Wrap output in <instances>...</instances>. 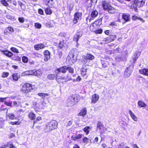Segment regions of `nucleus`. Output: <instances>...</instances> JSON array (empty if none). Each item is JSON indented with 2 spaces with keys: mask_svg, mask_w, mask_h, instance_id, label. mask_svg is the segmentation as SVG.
<instances>
[{
  "mask_svg": "<svg viewBox=\"0 0 148 148\" xmlns=\"http://www.w3.org/2000/svg\"><path fill=\"white\" fill-rule=\"evenodd\" d=\"M99 98V96L97 94H93L91 97V103L95 104L98 101Z\"/></svg>",
  "mask_w": 148,
  "mask_h": 148,
  "instance_id": "obj_13",
  "label": "nucleus"
},
{
  "mask_svg": "<svg viewBox=\"0 0 148 148\" xmlns=\"http://www.w3.org/2000/svg\"><path fill=\"white\" fill-rule=\"evenodd\" d=\"M129 113L131 118L134 121L136 122L138 121V118L131 110H129Z\"/></svg>",
  "mask_w": 148,
  "mask_h": 148,
  "instance_id": "obj_20",
  "label": "nucleus"
},
{
  "mask_svg": "<svg viewBox=\"0 0 148 148\" xmlns=\"http://www.w3.org/2000/svg\"><path fill=\"white\" fill-rule=\"evenodd\" d=\"M68 69V67L64 66L59 68H57L55 71V72H58L60 73V72L65 73L66 72Z\"/></svg>",
  "mask_w": 148,
  "mask_h": 148,
  "instance_id": "obj_12",
  "label": "nucleus"
},
{
  "mask_svg": "<svg viewBox=\"0 0 148 148\" xmlns=\"http://www.w3.org/2000/svg\"><path fill=\"white\" fill-rule=\"evenodd\" d=\"M9 75V73L8 72H3L2 73L1 77L3 78L7 77Z\"/></svg>",
  "mask_w": 148,
  "mask_h": 148,
  "instance_id": "obj_39",
  "label": "nucleus"
},
{
  "mask_svg": "<svg viewBox=\"0 0 148 148\" xmlns=\"http://www.w3.org/2000/svg\"><path fill=\"white\" fill-rule=\"evenodd\" d=\"M0 52L3 54L9 57H11L13 56L12 53L8 51L0 49Z\"/></svg>",
  "mask_w": 148,
  "mask_h": 148,
  "instance_id": "obj_16",
  "label": "nucleus"
},
{
  "mask_svg": "<svg viewBox=\"0 0 148 148\" xmlns=\"http://www.w3.org/2000/svg\"><path fill=\"white\" fill-rule=\"evenodd\" d=\"M56 78V76L54 74H50L47 76V78L51 80H53Z\"/></svg>",
  "mask_w": 148,
  "mask_h": 148,
  "instance_id": "obj_30",
  "label": "nucleus"
},
{
  "mask_svg": "<svg viewBox=\"0 0 148 148\" xmlns=\"http://www.w3.org/2000/svg\"><path fill=\"white\" fill-rule=\"evenodd\" d=\"M79 38L77 36L75 35L74 36L73 38L74 41H76L77 43H78V41Z\"/></svg>",
  "mask_w": 148,
  "mask_h": 148,
  "instance_id": "obj_48",
  "label": "nucleus"
},
{
  "mask_svg": "<svg viewBox=\"0 0 148 148\" xmlns=\"http://www.w3.org/2000/svg\"><path fill=\"white\" fill-rule=\"evenodd\" d=\"M98 14V12L96 10H94L92 11L91 13L90 17L88 16L86 18L87 22H88V21L90 22L93 19L97 16Z\"/></svg>",
  "mask_w": 148,
  "mask_h": 148,
  "instance_id": "obj_7",
  "label": "nucleus"
},
{
  "mask_svg": "<svg viewBox=\"0 0 148 148\" xmlns=\"http://www.w3.org/2000/svg\"><path fill=\"white\" fill-rule=\"evenodd\" d=\"M82 136V134H78L77 135V136H76V138H77V139H79Z\"/></svg>",
  "mask_w": 148,
  "mask_h": 148,
  "instance_id": "obj_60",
  "label": "nucleus"
},
{
  "mask_svg": "<svg viewBox=\"0 0 148 148\" xmlns=\"http://www.w3.org/2000/svg\"><path fill=\"white\" fill-rule=\"evenodd\" d=\"M22 61L24 63H27L28 62V58L25 56H24L22 58Z\"/></svg>",
  "mask_w": 148,
  "mask_h": 148,
  "instance_id": "obj_40",
  "label": "nucleus"
},
{
  "mask_svg": "<svg viewBox=\"0 0 148 148\" xmlns=\"http://www.w3.org/2000/svg\"><path fill=\"white\" fill-rule=\"evenodd\" d=\"M38 12L39 14L41 15L43 14V11L41 9H39L38 10Z\"/></svg>",
  "mask_w": 148,
  "mask_h": 148,
  "instance_id": "obj_55",
  "label": "nucleus"
},
{
  "mask_svg": "<svg viewBox=\"0 0 148 148\" xmlns=\"http://www.w3.org/2000/svg\"><path fill=\"white\" fill-rule=\"evenodd\" d=\"M7 98H1L0 97V102H3L4 101V100L5 99Z\"/></svg>",
  "mask_w": 148,
  "mask_h": 148,
  "instance_id": "obj_61",
  "label": "nucleus"
},
{
  "mask_svg": "<svg viewBox=\"0 0 148 148\" xmlns=\"http://www.w3.org/2000/svg\"><path fill=\"white\" fill-rule=\"evenodd\" d=\"M4 104L7 106H10L11 107H12V102H7L5 101Z\"/></svg>",
  "mask_w": 148,
  "mask_h": 148,
  "instance_id": "obj_47",
  "label": "nucleus"
},
{
  "mask_svg": "<svg viewBox=\"0 0 148 148\" xmlns=\"http://www.w3.org/2000/svg\"><path fill=\"white\" fill-rule=\"evenodd\" d=\"M78 101L76 95H73L69 97L67 100L66 102L69 106H72L75 104V102Z\"/></svg>",
  "mask_w": 148,
  "mask_h": 148,
  "instance_id": "obj_4",
  "label": "nucleus"
},
{
  "mask_svg": "<svg viewBox=\"0 0 148 148\" xmlns=\"http://www.w3.org/2000/svg\"><path fill=\"white\" fill-rule=\"evenodd\" d=\"M89 140V139L86 137H84L83 140V142L84 143H86V144L88 143Z\"/></svg>",
  "mask_w": 148,
  "mask_h": 148,
  "instance_id": "obj_46",
  "label": "nucleus"
},
{
  "mask_svg": "<svg viewBox=\"0 0 148 148\" xmlns=\"http://www.w3.org/2000/svg\"><path fill=\"white\" fill-rule=\"evenodd\" d=\"M102 7L104 10H106L110 13L114 14L117 11L116 9L111 6L105 1L103 2Z\"/></svg>",
  "mask_w": 148,
  "mask_h": 148,
  "instance_id": "obj_2",
  "label": "nucleus"
},
{
  "mask_svg": "<svg viewBox=\"0 0 148 148\" xmlns=\"http://www.w3.org/2000/svg\"><path fill=\"white\" fill-rule=\"evenodd\" d=\"M35 27L36 28L40 29L42 26L41 24L38 23H36L35 24Z\"/></svg>",
  "mask_w": 148,
  "mask_h": 148,
  "instance_id": "obj_42",
  "label": "nucleus"
},
{
  "mask_svg": "<svg viewBox=\"0 0 148 148\" xmlns=\"http://www.w3.org/2000/svg\"><path fill=\"white\" fill-rule=\"evenodd\" d=\"M44 60L47 62L50 58V53L49 51L46 50L44 52Z\"/></svg>",
  "mask_w": 148,
  "mask_h": 148,
  "instance_id": "obj_15",
  "label": "nucleus"
},
{
  "mask_svg": "<svg viewBox=\"0 0 148 148\" xmlns=\"http://www.w3.org/2000/svg\"><path fill=\"white\" fill-rule=\"evenodd\" d=\"M28 117L31 120H34L36 117L35 114L32 112H31L28 114Z\"/></svg>",
  "mask_w": 148,
  "mask_h": 148,
  "instance_id": "obj_26",
  "label": "nucleus"
},
{
  "mask_svg": "<svg viewBox=\"0 0 148 148\" xmlns=\"http://www.w3.org/2000/svg\"><path fill=\"white\" fill-rule=\"evenodd\" d=\"M139 72L141 74L148 76V69H141L139 70Z\"/></svg>",
  "mask_w": 148,
  "mask_h": 148,
  "instance_id": "obj_23",
  "label": "nucleus"
},
{
  "mask_svg": "<svg viewBox=\"0 0 148 148\" xmlns=\"http://www.w3.org/2000/svg\"><path fill=\"white\" fill-rule=\"evenodd\" d=\"M87 110L85 108L82 109L78 114V116H82V117H84L86 114Z\"/></svg>",
  "mask_w": 148,
  "mask_h": 148,
  "instance_id": "obj_21",
  "label": "nucleus"
},
{
  "mask_svg": "<svg viewBox=\"0 0 148 148\" xmlns=\"http://www.w3.org/2000/svg\"><path fill=\"white\" fill-rule=\"evenodd\" d=\"M57 125L58 123L56 121H52L45 125L44 127L45 130L46 132L50 131L56 129L57 127Z\"/></svg>",
  "mask_w": 148,
  "mask_h": 148,
  "instance_id": "obj_1",
  "label": "nucleus"
},
{
  "mask_svg": "<svg viewBox=\"0 0 148 148\" xmlns=\"http://www.w3.org/2000/svg\"><path fill=\"white\" fill-rule=\"evenodd\" d=\"M0 148H7V144L2 145L0 147Z\"/></svg>",
  "mask_w": 148,
  "mask_h": 148,
  "instance_id": "obj_64",
  "label": "nucleus"
},
{
  "mask_svg": "<svg viewBox=\"0 0 148 148\" xmlns=\"http://www.w3.org/2000/svg\"><path fill=\"white\" fill-rule=\"evenodd\" d=\"M18 20L20 22L23 23L24 21V18L23 17L19 18Z\"/></svg>",
  "mask_w": 148,
  "mask_h": 148,
  "instance_id": "obj_51",
  "label": "nucleus"
},
{
  "mask_svg": "<svg viewBox=\"0 0 148 148\" xmlns=\"http://www.w3.org/2000/svg\"><path fill=\"white\" fill-rule=\"evenodd\" d=\"M132 19L133 20H139L143 22H144L145 21L142 18L138 17L134 15L132 16Z\"/></svg>",
  "mask_w": 148,
  "mask_h": 148,
  "instance_id": "obj_27",
  "label": "nucleus"
},
{
  "mask_svg": "<svg viewBox=\"0 0 148 148\" xmlns=\"http://www.w3.org/2000/svg\"><path fill=\"white\" fill-rule=\"evenodd\" d=\"M138 104L140 107H145L147 106L146 104L141 101H138Z\"/></svg>",
  "mask_w": 148,
  "mask_h": 148,
  "instance_id": "obj_25",
  "label": "nucleus"
},
{
  "mask_svg": "<svg viewBox=\"0 0 148 148\" xmlns=\"http://www.w3.org/2000/svg\"><path fill=\"white\" fill-rule=\"evenodd\" d=\"M145 0H142L140 1H136L135 0L134 1V5H136V7L139 8L143 6L144 4Z\"/></svg>",
  "mask_w": 148,
  "mask_h": 148,
  "instance_id": "obj_14",
  "label": "nucleus"
},
{
  "mask_svg": "<svg viewBox=\"0 0 148 148\" xmlns=\"http://www.w3.org/2000/svg\"><path fill=\"white\" fill-rule=\"evenodd\" d=\"M97 130L99 132L102 133L106 131V129L102 124L100 122H98L97 125Z\"/></svg>",
  "mask_w": 148,
  "mask_h": 148,
  "instance_id": "obj_9",
  "label": "nucleus"
},
{
  "mask_svg": "<svg viewBox=\"0 0 148 148\" xmlns=\"http://www.w3.org/2000/svg\"><path fill=\"white\" fill-rule=\"evenodd\" d=\"M32 89V85L29 83H26L23 85L21 88V90L24 93H27Z\"/></svg>",
  "mask_w": 148,
  "mask_h": 148,
  "instance_id": "obj_6",
  "label": "nucleus"
},
{
  "mask_svg": "<svg viewBox=\"0 0 148 148\" xmlns=\"http://www.w3.org/2000/svg\"><path fill=\"white\" fill-rule=\"evenodd\" d=\"M24 112L25 111L23 110L22 109L19 110L18 112V114L19 113V114H23Z\"/></svg>",
  "mask_w": 148,
  "mask_h": 148,
  "instance_id": "obj_54",
  "label": "nucleus"
},
{
  "mask_svg": "<svg viewBox=\"0 0 148 148\" xmlns=\"http://www.w3.org/2000/svg\"><path fill=\"white\" fill-rule=\"evenodd\" d=\"M39 72L38 71H36L35 70H31L23 73L22 75L24 76L25 75H32L38 76L41 74V73L39 74Z\"/></svg>",
  "mask_w": 148,
  "mask_h": 148,
  "instance_id": "obj_5",
  "label": "nucleus"
},
{
  "mask_svg": "<svg viewBox=\"0 0 148 148\" xmlns=\"http://www.w3.org/2000/svg\"><path fill=\"white\" fill-rule=\"evenodd\" d=\"M29 63L30 65H33L34 64V62L32 60H30L29 61Z\"/></svg>",
  "mask_w": 148,
  "mask_h": 148,
  "instance_id": "obj_58",
  "label": "nucleus"
},
{
  "mask_svg": "<svg viewBox=\"0 0 148 148\" xmlns=\"http://www.w3.org/2000/svg\"><path fill=\"white\" fill-rule=\"evenodd\" d=\"M53 21H52L51 22H49L47 24V26L48 27H52L53 26Z\"/></svg>",
  "mask_w": 148,
  "mask_h": 148,
  "instance_id": "obj_43",
  "label": "nucleus"
},
{
  "mask_svg": "<svg viewBox=\"0 0 148 148\" xmlns=\"http://www.w3.org/2000/svg\"><path fill=\"white\" fill-rule=\"evenodd\" d=\"M98 138L97 137L95 138L93 141V143H96L98 141Z\"/></svg>",
  "mask_w": 148,
  "mask_h": 148,
  "instance_id": "obj_62",
  "label": "nucleus"
},
{
  "mask_svg": "<svg viewBox=\"0 0 148 148\" xmlns=\"http://www.w3.org/2000/svg\"><path fill=\"white\" fill-rule=\"evenodd\" d=\"M12 77L14 80L15 81H17L18 79V77L17 75V73H15L13 74L12 75Z\"/></svg>",
  "mask_w": 148,
  "mask_h": 148,
  "instance_id": "obj_32",
  "label": "nucleus"
},
{
  "mask_svg": "<svg viewBox=\"0 0 148 148\" xmlns=\"http://www.w3.org/2000/svg\"><path fill=\"white\" fill-rule=\"evenodd\" d=\"M18 4L20 6L22 9H23V7L24 6V5L20 1H18Z\"/></svg>",
  "mask_w": 148,
  "mask_h": 148,
  "instance_id": "obj_53",
  "label": "nucleus"
},
{
  "mask_svg": "<svg viewBox=\"0 0 148 148\" xmlns=\"http://www.w3.org/2000/svg\"><path fill=\"white\" fill-rule=\"evenodd\" d=\"M41 120V118L40 116H38L36 118V120L34 121V123H36L38 121H39Z\"/></svg>",
  "mask_w": 148,
  "mask_h": 148,
  "instance_id": "obj_50",
  "label": "nucleus"
},
{
  "mask_svg": "<svg viewBox=\"0 0 148 148\" xmlns=\"http://www.w3.org/2000/svg\"><path fill=\"white\" fill-rule=\"evenodd\" d=\"M10 49L12 51L14 52L15 53H19L18 50L15 47H12Z\"/></svg>",
  "mask_w": 148,
  "mask_h": 148,
  "instance_id": "obj_41",
  "label": "nucleus"
},
{
  "mask_svg": "<svg viewBox=\"0 0 148 148\" xmlns=\"http://www.w3.org/2000/svg\"><path fill=\"white\" fill-rule=\"evenodd\" d=\"M7 148H16L12 143H9L7 144Z\"/></svg>",
  "mask_w": 148,
  "mask_h": 148,
  "instance_id": "obj_33",
  "label": "nucleus"
},
{
  "mask_svg": "<svg viewBox=\"0 0 148 148\" xmlns=\"http://www.w3.org/2000/svg\"><path fill=\"white\" fill-rule=\"evenodd\" d=\"M133 69V67L129 66L127 67L125 70L124 76L125 77L127 78L129 77L131 75Z\"/></svg>",
  "mask_w": 148,
  "mask_h": 148,
  "instance_id": "obj_11",
  "label": "nucleus"
},
{
  "mask_svg": "<svg viewBox=\"0 0 148 148\" xmlns=\"http://www.w3.org/2000/svg\"><path fill=\"white\" fill-rule=\"evenodd\" d=\"M56 74V78L57 81L58 79H65V77L62 76L60 75V73L58 72H55Z\"/></svg>",
  "mask_w": 148,
  "mask_h": 148,
  "instance_id": "obj_22",
  "label": "nucleus"
},
{
  "mask_svg": "<svg viewBox=\"0 0 148 148\" xmlns=\"http://www.w3.org/2000/svg\"><path fill=\"white\" fill-rule=\"evenodd\" d=\"M8 30L11 32H13L14 31L12 27H9L8 28Z\"/></svg>",
  "mask_w": 148,
  "mask_h": 148,
  "instance_id": "obj_56",
  "label": "nucleus"
},
{
  "mask_svg": "<svg viewBox=\"0 0 148 148\" xmlns=\"http://www.w3.org/2000/svg\"><path fill=\"white\" fill-rule=\"evenodd\" d=\"M82 31H79L77 32L75 35L78 37L79 38H80L82 36Z\"/></svg>",
  "mask_w": 148,
  "mask_h": 148,
  "instance_id": "obj_38",
  "label": "nucleus"
},
{
  "mask_svg": "<svg viewBox=\"0 0 148 148\" xmlns=\"http://www.w3.org/2000/svg\"><path fill=\"white\" fill-rule=\"evenodd\" d=\"M81 80V77L78 76L76 79V81H80Z\"/></svg>",
  "mask_w": 148,
  "mask_h": 148,
  "instance_id": "obj_63",
  "label": "nucleus"
},
{
  "mask_svg": "<svg viewBox=\"0 0 148 148\" xmlns=\"http://www.w3.org/2000/svg\"><path fill=\"white\" fill-rule=\"evenodd\" d=\"M120 51V49L119 48H116L115 50L111 51V53L115 54Z\"/></svg>",
  "mask_w": 148,
  "mask_h": 148,
  "instance_id": "obj_36",
  "label": "nucleus"
},
{
  "mask_svg": "<svg viewBox=\"0 0 148 148\" xmlns=\"http://www.w3.org/2000/svg\"><path fill=\"white\" fill-rule=\"evenodd\" d=\"M0 1L2 4L6 6H8V4L7 2L8 1V0H0Z\"/></svg>",
  "mask_w": 148,
  "mask_h": 148,
  "instance_id": "obj_29",
  "label": "nucleus"
},
{
  "mask_svg": "<svg viewBox=\"0 0 148 148\" xmlns=\"http://www.w3.org/2000/svg\"><path fill=\"white\" fill-rule=\"evenodd\" d=\"M87 70L86 69L84 68L81 69V74L82 76H84L86 74Z\"/></svg>",
  "mask_w": 148,
  "mask_h": 148,
  "instance_id": "obj_28",
  "label": "nucleus"
},
{
  "mask_svg": "<svg viewBox=\"0 0 148 148\" xmlns=\"http://www.w3.org/2000/svg\"><path fill=\"white\" fill-rule=\"evenodd\" d=\"M74 16L73 21L74 23L76 24L81 18L82 16V13L79 12H76L75 13Z\"/></svg>",
  "mask_w": 148,
  "mask_h": 148,
  "instance_id": "obj_8",
  "label": "nucleus"
},
{
  "mask_svg": "<svg viewBox=\"0 0 148 148\" xmlns=\"http://www.w3.org/2000/svg\"><path fill=\"white\" fill-rule=\"evenodd\" d=\"M6 17L8 18L10 20H12L13 18L9 14L7 15Z\"/></svg>",
  "mask_w": 148,
  "mask_h": 148,
  "instance_id": "obj_57",
  "label": "nucleus"
},
{
  "mask_svg": "<svg viewBox=\"0 0 148 148\" xmlns=\"http://www.w3.org/2000/svg\"><path fill=\"white\" fill-rule=\"evenodd\" d=\"M110 26H117V24L116 23H115L114 22H112L111 23H110Z\"/></svg>",
  "mask_w": 148,
  "mask_h": 148,
  "instance_id": "obj_59",
  "label": "nucleus"
},
{
  "mask_svg": "<svg viewBox=\"0 0 148 148\" xmlns=\"http://www.w3.org/2000/svg\"><path fill=\"white\" fill-rule=\"evenodd\" d=\"M38 95L41 97L42 98L44 99L45 96H47L49 95L48 93H39Z\"/></svg>",
  "mask_w": 148,
  "mask_h": 148,
  "instance_id": "obj_31",
  "label": "nucleus"
},
{
  "mask_svg": "<svg viewBox=\"0 0 148 148\" xmlns=\"http://www.w3.org/2000/svg\"><path fill=\"white\" fill-rule=\"evenodd\" d=\"M94 58V56L90 54H87L86 56H83L82 57L83 60L85 63H86L88 60H92Z\"/></svg>",
  "mask_w": 148,
  "mask_h": 148,
  "instance_id": "obj_10",
  "label": "nucleus"
},
{
  "mask_svg": "<svg viewBox=\"0 0 148 148\" xmlns=\"http://www.w3.org/2000/svg\"><path fill=\"white\" fill-rule=\"evenodd\" d=\"M74 50L72 49L69 52V54L68 56L67 59L69 61V63L72 64L75 63L77 60L76 57H75V55L74 53Z\"/></svg>",
  "mask_w": 148,
  "mask_h": 148,
  "instance_id": "obj_3",
  "label": "nucleus"
},
{
  "mask_svg": "<svg viewBox=\"0 0 148 148\" xmlns=\"http://www.w3.org/2000/svg\"><path fill=\"white\" fill-rule=\"evenodd\" d=\"M21 102L18 101L16 102V101H14L13 102V105H12V107L14 106H18L20 104Z\"/></svg>",
  "mask_w": 148,
  "mask_h": 148,
  "instance_id": "obj_35",
  "label": "nucleus"
},
{
  "mask_svg": "<svg viewBox=\"0 0 148 148\" xmlns=\"http://www.w3.org/2000/svg\"><path fill=\"white\" fill-rule=\"evenodd\" d=\"M67 70H69V72L70 73H73L74 72V69L71 67H68Z\"/></svg>",
  "mask_w": 148,
  "mask_h": 148,
  "instance_id": "obj_44",
  "label": "nucleus"
},
{
  "mask_svg": "<svg viewBox=\"0 0 148 148\" xmlns=\"http://www.w3.org/2000/svg\"><path fill=\"white\" fill-rule=\"evenodd\" d=\"M130 14H129L123 13L122 14V17L126 22H127L130 20Z\"/></svg>",
  "mask_w": 148,
  "mask_h": 148,
  "instance_id": "obj_17",
  "label": "nucleus"
},
{
  "mask_svg": "<svg viewBox=\"0 0 148 148\" xmlns=\"http://www.w3.org/2000/svg\"><path fill=\"white\" fill-rule=\"evenodd\" d=\"M97 21H95L93 24L91 25L90 27V29H91L92 31H94V30H93V28L94 27V24H96Z\"/></svg>",
  "mask_w": 148,
  "mask_h": 148,
  "instance_id": "obj_45",
  "label": "nucleus"
},
{
  "mask_svg": "<svg viewBox=\"0 0 148 148\" xmlns=\"http://www.w3.org/2000/svg\"><path fill=\"white\" fill-rule=\"evenodd\" d=\"M45 11L46 13L48 14H50L52 13L51 11L49 8H45Z\"/></svg>",
  "mask_w": 148,
  "mask_h": 148,
  "instance_id": "obj_37",
  "label": "nucleus"
},
{
  "mask_svg": "<svg viewBox=\"0 0 148 148\" xmlns=\"http://www.w3.org/2000/svg\"><path fill=\"white\" fill-rule=\"evenodd\" d=\"M118 148H123L124 145L123 143H121L118 146Z\"/></svg>",
  "mask_w": 148,
  "mask_h": 148,
  "instance_id": "obj_49",
  "label": "nucleus"
},
{
  "mask_svg": "<svg viewBox=\"0 0 148 148\" xmlns=\"http://www.w3.org/2000/svg\"><path fill=\"white\" fill-rule=\"evenodd\" d=\"M112 37L114 38V39H115L116 36H110V37L104 38L103 41L104 42V43H106L110 42L114 40L113 39H112Z\"/></svg>",
  "mask_w": 148,
  "mask_h": 148,
  "instance_id": "obj_18",
  "label": "nucleus"
},
{
  "mask_svg": "<svg viewBox=\"0 0 148 148\" xmlns=\"http://www.w3.org/2000/svg\"><path fill=\"white\" fill-rule=\"evenodd\" d=\"M45 47L44 45L41 43L36 45L34 46L35 49L37 51L41 49H43Z\"/></svg>",
  "mask_w": 148,
  "mask_h": 148,
  "instance_id": "obj_19",
  "label": "nucleus"
},
{
  "mask_svg": "<svg viewBox=\"0 0 148 148\" xmlns=\"http://www.w3.org/2000/svg\"><path fill=\"white\" fill-rule=\"evenodd\" d=\"M90 127H89L86 126L84 129V131L86 133V135L88 134H89V129Z\"/></svg>",
  "mask_w": 148,
  "mask_h": 148,
  "instance_id": "obj_34",
  "label": "nucleus"
},
{
  "mask_svg": "<svg viewBox=\"0 0 148 148\" xmlns=\"http://www.w3.org/2000/svg\"><path fill=\"white\" fill-rule=\"evenodd\" d=\"M95 33L97 34H100L102 32V30L101 29H99L96 30L95 32Z\"/></svg>",
  "mask_w": 148,
  "mask_h": 148,
  "instance_id": "obj_52",
  "label": "nucleus"
},
{
  "mask_svg": "<svg viewBox=\"0 0 148 148\" xmlns=\"http://www.w3.org/2000/svg\"><path fill=\"white\" fill-rule=\"evenodd\" d=\"M7 119L13 120L15 119V117L13 113H11L8 114L7 115Z\"/></svg>",
  "mask_w": 148,
  "mask_h": 148,
  "instance_id": "obj_24",
  "label": "nucleus"
}]
</instances>
